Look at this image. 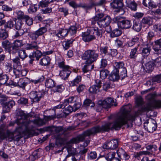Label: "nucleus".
I'll list each match as a JSON object with an SVG mask.
<instances>
[{
	"instance_id": "obj_49",
	"label": "nucleus",
	"mask_w": 161,
	"mask_h": 161,
	"mask_svg": "<svg viewBox=\"0 0 161 161\" xmlns=\"http://www.w3.org/2000/svg\"><path fill=\"white\" fill-rule=\"evenodd\" d=\"M77 28L75 26H71L69 29L67 30L68 33L71 35L75 34L76 32Z\"/></svg>"
},
{
	"instance_id": "obj_40",
	"label": "nucleus",
	"mask_w": 161,
	"mask_h": 161,
	"mask_svg": "<svg viewBox=\"0 0 161 161\" xmlns=\"http://www.w3.org/2000/svg\"><path fill=\"white\" fill-rule=\"evenodd\" d=\"M2 46L5 49L9 50L11 47V44L8 40H6L2 42Z\"/></svg>"
},
{
	"instance_id": "obj_22",
	"label": "nucleus",
	"mask_w": 161,
	"mask_h": 161,
	"mask_svg": "<svg viewBox=\"0 0 161 161\" xmlns=\"http://www.w3.org/2000/svg\"><path fill=\"white\" fill-rule=\"evenodd\" d=\"M120 79V77L117 72V70L114 68L111 74L109 76V79L110 80L114 81L118 80Z\"/></svg>"
},
{
	"instance_id": "obj_7",
	"label": "nucleus",
	"mask_w": 161,
	"mask_h": 161,
	"mask_svg": "<svg viewBox=\"0 0 161 161\" xmlns=\"http://www.w3.org/2000/svg\"><path fill=\"white\" fill-rule=\"evenodd\" d=\"M44 89V87L42 88L41 86L39 87L36 91H32L29 94V97L34 102H39L46 92Z\"/></svg>"
},
{
	"instance_id": "obj_15",
	"label": "nucleus",
	"mask_w": 161,
	"mask_h": 161,
	"mask_svg": "<svg viewBox=\"0 0 161 161\" xmlns=\"http://www.w3.org/2000/svg\"><path fill=\"white\" fill-rule=\"evenodd\" d=\"M118 146V142L117 140L113 139L104 144L103 147L104 149L114 150Z\"/></svg>"
},
{
	"instance_id": "obj_31",
	"label": "nucleus",
	"mask_w": 161,
	"mask_h": 161,
	"mask_svg": "<svg viewBox=\"0 0 161 161\" xmlns=\"http://www.w3.org/2000/svg\"><path fill=\"white\" fill-rule=\"evenodd\" d=\"M56 83L54 80L51 79H47L45 82V86L48 88H52L55 86Z\"/></svg>"
},
{
	"instance_id": "obj_28",
	"label": "nucleus",
	"mask_w": 161,
	"mask_h": 161,
	"mask_svg": "<svg viewBox=\"0 0 161 161\" xmlns=\"http://www.w3.org/2000/svg\"><path fill=\"white\" fill-rule=\"evenodd\" d=\"M138 47H136L130 50L129 55L130 58L135 59L136 58L138 52Z\"/></svg>"
},
{
	"instance_id": "obj_45",
	"label": "nucleus",
	"mask_w": 161,
	"mask_h": 161,
	"mask_svg": "<svg viewBox=\"0 0 161 161\" xmlns=\"http://www.w3.org/2000/svg\"><path fill=\"white\" fill-rule=\"evenodd\" d=\"M37 6L36 4H32L29 7L28 11L29 13L32 14L36 12L37 10Z\"/></svg>"
},
{
	"instance_id": "obj_64",
	"label": "nucleus",
	"mask_w": 161,
	"mask_h": 161,
	"mask_svg": "<svg viewBox=\"0 0 161 161\" xmlns=\"http://www.w3.org/2000/svg\"><path fill=\"white\" fill-rule=\"evenodd\" d=\"M28 99L24 97H21L18 100V103L22 104H25L28 103Z\"/></svg>"
},
{
	"instance_id": "obj_55",
	"label": "nucleus",
	"mask_w": 161,
	"mask_h": 161,
	"mask_svg": "<svg viewBox=\"0 0 161 161\" xmlns=\"http://www.w3.org/2000/svg\"><path fill=\"white\" fill-rule=\"evenodd\" d=\"M24 19L28 25L30 26L33 24V20L28 15H27Z\"/></svg>"
},
{
	"instance_id": "obj_56",
	"label": "nucleus",
	"mask_w": 161,
	"mask_h": 161,
	"mask_svg": "<svg viewBox=\"0 0 161 161\" xmlns=\"http://www.w3.org/2000/svg\"><path fill=\"white\" fill-rule=\"evenodd\" d=\"M19 55L20 58L23 60H24L27 57L25 50H21L19 51Z\"/></svg>"
},
{
	"instance_id": "obj_30",
	"label": "nucleus",
	"mask_w": 161,
	"mask_h": 161,
	"mask_svg": "<svg viewBox=\"0 0 161 161\" xmlns=\"http://www.w3.org/2000/svg\"><path fill=\"white\" fill-rule=\"evenodd\" d=\"M139 41V38L135 36L127 42V45L128 47H131L134 45L136 43L138 42Z\"/></svg>"
},
{
	"instance_id": "obj_51",
	"label": "nucleus",
	"mask_w": 161,
	"mask_h": 161,
	"mask_svg": "<svg viewBox=\"0 0 161 161\" xmlns=\"http://www.w3.org/2000/svg\"><path fill=\"white\" fill-rule=\"evenodd\" d=\"M154 66V64L152 62H149L145 64L146 69L148 71H152Z\"/></svg>"
},
{
	"instance_id": "obj_24",
	"label": "nucleus",
	"mask_w": 161,
	"mask_h": 161,
	"mask_svg": "<svg viewBox=\"0 0 161 161\" xmlns=\"http://www.w3.org/2000/svg\"><path fill=\"white\" fill-rule=\"evenodd\" d=\"M15 104V102L13 100H11L8 102H6L4 104L3 108L6 109V110H4L3 109V111L5 113H7L9 112L10 110V109L12 108Z\"/></svg>"
},
{
	"instance_id": "obj_29",
	"label": "nucleus",
	"mask_w": 161,
	"mask_h": 161,
	"mask_svg": "<svg viewBox=\"0 0 161 161\" xmlns=\"http://www.w3.org/2000/svg\"><path fill=\"white\" fill-rule=\"evenodd\" d=\"M153 19L150 17H147L143 18L141 21L142 24L148 25H149L153 24Z\"/></svg>"
},
{
	"instance_id": "obj_8",
	"label": "nucleus",
	"mask_w": 161,
	"mask_h": 161,
	"mask_svg": "<svg viewBox=\"0 0 161 161\" xmlns=\"http://www.w3.org/2000/svg\"><path fill=\"white\" fill-rule=\"evenodd\" d=\"M114 22L117 23L118 27L122 29H129L131 26V21L123 17L117 16L113 19Z\"/></svg>"
},
{
	"instance_id": "obj_19",
	"label": "nucleus",
	"mask_w": 161,
	"mask_h": 161,
	"mask_svg": "<svg viewBox=\"0 0 161 161\" xmlns=\"http://www.w3.org/2000/svg\"><path fill=\"white\" fill-rule=\"evenodd\" d=\"M111 5L114 8L120 9L123 8L124 5L122 0H113Z\"/></svg>"
},
{
	"instance_id": "obj_21",
	"label": "nucleus",
	"mask_w": 161,
	"mask_h": 161,
	"mask_svg": "<svg viewBox=\"0 0 161 161\" xmlns=\"http://www.w3.org/2000/svg\"><path fill=\"white\" fill-rule=\"evenodd\" d=\"M39 48L37 43L36 42L34 41L31 43H27L25 47V49L27 50H37Z\"/></svg>"
},
{
	"instance_id": "obj_52",
	"label": "nucleus",
	"mask_w": 161,
	"mask_h": 161,
	"mask_svg": "<svg viewBox=\"0 0 161 161\" xmlns=\"http://www.w3.org/2000/svg\"><path fill=\"white\" fill-rule=\"evenodd\" d=\"M100 51L101 54H103L104 55L108 54V52H110L109 51H108V47L107 46L100 47Z\"/></svg>"
},
{
	"instance_id": "obj_16",
	"label": "nucleus",
	"mask_w": 161,
	"mask_h": 161,
	"mask_svg": "<svg viewBox=\"0 0 161 161\" xmlns=\"http://www.w3.org/2000/svg\"><path fill=\"white\" fill-rule=\"evenodd\" d=\"M96 84L91 87L89 91L90 93H97L99 91V88L101 86V82L100 80L97 79L95 80Z\"/></svg>"
},
{
	"instance_id": "obj_14",
	"label": "nucleus",
	"mask_w": 161,
	"mask_h": 161,
	"mask_svg": "<svg viewBox=\"0 0 161 161\" xmlns=\"http://www.w3.org/2000/svg\"><path fill=\"white\" fill-rule=\"evenodd\" d=\"M69 104L73 105L75 111L78 109L81 106L80 100L77 96L71 97L67 99Z\"/></svg>"
},
{
	"instance_id": "obj_37",
	"label": "nucleus",
	"mask_w": 161,
	"mask_h": 161,
	"mask_svg": "<svg viewBox=\"0 0 161 161\" xmlns=\"http://www.w3.org/2000/svg\"><path fill=\"white\" fill-rule=\"evenodd\" d=\"M122 33V32L121 30L118 29H116L112 31L110 33V36L112 37H118L120 36Z\"/></svg>"
},
{
	"instance_id": "obj_13",
	"label": "nucleus",
	"mask_w": 161,
	"mask_h": 161,
	"mask_svg": "<svg viewBox=\"0 0 161 161\" xmlns=\"http://www.w3.org/2000/svg\"><path fill=\"white\" fill-rule=\"evenodd\" d=\"M102 105H99L98 108L101 109L102 108H109L112 105L116 106L117 104L114 102V100L111 97H108L101 102Z\"/></svg>"
},
{
	"instance_id": "obj_47",
	"label": "nucleus",
	"mask_w": 161,
	"mask_h": 161,
	"mask_svg": "<svg viewBox=\"0 0 161 161\" xmlns=\"http://www.w3.org/2000/svg\"><path fill=\"white\" fill-rule=\"evenodd\" d=\"M15 27L16 29H19L21 28V26L23 24L21 20H16L15 21Z\"/></svg>"
},
{
	"instance_id": "obj_25",
	"label": "nucleus",
	"mask_w": 161,
	"mask_h": 161,
	"mask_svg": "<svg viewBox=\"0 0 161 161\" xmlns=\"http://www.w3.org/2000/svg\"><path fill=\"white\" fill-rule=\"evenodd\" d=\"M28 80L26 78H20L18 82L17 85L23 89H25V87L28 84Z\"/></svg>"
},
{
	"instance_id": "obj_57",
	"label": "nucleus",
	"mask_w": 161,
	"mask_h": 161,
	"mask_svg": "<svg viewBox=\"0 0 161 161\" xmlns=\"http://www.w3.org/2000/svg\"><path fill=\"white\" fill-rule=\"evenodd\" d=\"M17 18L19 19H24L27 15L25 14L24 13L21 11H19L17 13Z\"/></svg>"
},
{
	"instance_id": "obj_63",
	"label": "nucleus",
	"mask_w": 161,
	"mask_h": 161,
	"mask_svg": "<svg viewBox=\"0 0 161 161\" xmlns=\"http://www.w3.org/2000/svg\"><path fill=\"white\" fill-rule=\"evenodd\" d=\"M23 6L29 7L32 4V1L30 0H24L22 2Z\"/></svg>"
},
{
	"instance_id": "obj_6",
	"label": "nucleus",
	"mask_w": 161,
	"mask_h": 161,
	"mask_svg": "<svg viewBox=\"0 0 161 161\" xmlns=\"http://www.w3.org/2000/svg\"><path fill=\"white\" fill-rule=\"evenodd\" d=\"M99 56L98 52L95 50L86 51L82 56V58L86 60V64H91L96 61Z\"/></svg>"
},
{
	"instance_id": "obj_9",
	"label": "nucleus",
	"mask_w": 161,
	"mask_h": 161,
	"mask_svg": "<svg viewBox=\"0 0 161 161\" xmlns=\"http://www.w3.org/2000/svg\"><path fill=\"white\" fill-rule=\"evenodd\" d=\"M114 66L117 70V72L120 77V79L122 80L127 76V70L124 66V64L122 62H115L114 64Z\"/></svg>"
},
{
	"instance_id": "obj_38",
	"label": "nucleus",
	"mask_w": 161,
	"mask_h": 161,
	"mask_svg": "<svg viewBox=\"0 0 161 161\" xmlns=\"http://www.w3.org/2000/svg\"><path fill=\"white\" fill-rule=\"evenodd\" d=\"M146 148L147 151L152 153L155 152L158 149L156 145L154 144L148 145L146 146Z\"/></svg>"
},
{
	"instance_id": "obj_36",
	"label": "nucleus",
	"mask_w": 161,
	"mask_h": 161,
	"mask_svg": "<svg viewBox=\"0 0 161 161\" xmlns=\"http://www.w3.org/2000/svg\"><path fill=\"white\" fill-rule=\"evenodd\" d=\"M68 33L67 30L63 29L61 31H59L56 35L60 38H63L66 36Z\"/></svg>"
},
{
	"instance_id": "obj_43",
	"label": "nucleus",
	"mask_w": 161,
	"mask_h": 161,
	"mask_svg": "<svg viewBox=\"0 0 161 161\" xmlns=\"http://www.w3.org/2000/svg\"><path fill=\"white\" fill-rule=\"evenodd\" d=\"M53 88L52 90L54 92H61L64 89V86L62 85L55 86Z\"/></svg>"
},
{
	"instance_id": "obj_50",
	"label": "nucleus",
	"mask_w": 161,
	"mask_h": 161,
	"mask_svg": "<svg viewBox=\"0 0 161 161\" xmlns=\"http://www.w3.org/2000/svg\"><path fill=\"white\" fill-rule=\"evenodd\" d=\"M8 37V34L7 32L4 30H0V38L3 39H6Z\"/></svg>"
},
{
	"instance_id": "obj_61",
	"label": "nucleus",
	"mask_w": 161,
	"mask_h": 161,
	"mask_svg": "<svg viewBox=\"0 0 161 161\" xmlns=\"http://www.w3.org/2000/svg\"><path fill=\"white\" fill-rule=\"evenodd\" d=\"M75 108H74L73 105H69V106L65 107V108L64 109V110L67 112H68L67 114H69V113H71L73 110V109Z\"/></svg>"
},
{
	"instance_id": "obj_48",
	"label": "nucleus",
	"mask_w": 161,
	"mask_h": 161,
	"mask_svg": "<svg viewBox=\"0 0 161 161\" xmlns=\"http://www.w3.org/2000/svg\"><path fill=\"white\" fill-rule=\"evenodd\" d=\"M115 153L112 152L108 153L106 156V159L108 161H112L114 158Z\"/></svg>"
},
{
	"instance_id": "obj_1",
	"label": "nucleus",
	"mask_w": 161,
	"mask_h": 161,
	"mask_svg": "<svg viewBox=\"0 0 161 161\" xmlns=\"http://www.w3.org/2000/svg\"><path fill=\"white\" fill-rule=\"evenodd\" d=\"M157 96L156 93L149 94L146 97V99L148 102L143 107L141 110L137 111L130 113V110L127 106L122 108L121 114L117 116L113 122V127L115 130H119L121 127L126 124H128L129 121L131 123L135 120L137 117L142 112L149 111L154 108H161V100H154Z\"/></svg>"
},
{
	"instance_id": "obj_27",
	"label": "nucleus",
	"mask_w": 161,
	"mask_h": 161,
	"mask_svg": "<svg viewBox=\"0 0 161 161\" xmlns=\"http://www.w3.org/2000/svg\"><path fill=\"white\" fill-rule=\"evenodd\" d=\"M62 69L60 72L59 75L64 79L67 78L69 76L71 72L69 70V69Z\"/></svg>"
},
{
	"instance_id": "obj_53",
	"label": "nucleus",
	"mask_w": 161,
	"mask_h": 161,
	"mask_svg": "<svg viewBox=\"0 0 161 161\" xmlns=\"http://www.w3.org/2000/svg\"><path fill=\"white\" fill-rule=\"evenodd\" d=\"M151 154L150 152L148 151H140L136 153V157H139L143 155H148Z\"/></svg>"
},
{
	"instance_id": "obj_39",
	"label": "nucleus",
	"mask_w": 161,
	"mask_h": 161,
	"mask_svg": "<svg viewBox=\"0 0 161 161\" xmlns=\"http://www.w3.org/2000/svg\"><path fill=\"white\" fill-rule=\"evenodd\" d=\"M8 77L6 75L0 74V86L5 84L8 80Z\"/></svg>"
},
{
	"instance_id": "obj_42",
	"label": "nucleus",
	"mask_w": 161,
	"mask_h": 161,
	"mask_svg": "<svg viewBox=\"0 0 161 161\" xmlns=\"http://www.w3.org/2000/svg\"><path fill=\"white\" fill-rule=\"evenodd\" d=\"M73 41V40H67L63 42V46L65 50H67L70 47V45L72 44Z\"/></svg>"
},
{
	"instance_id": "obj_60",
	"label": "nucleus",
	"mask_w": 161,
	"mask_h": 161,
	"mask_svg": "<svg viewBox=\"0 0 161 161\" xmlns=\"http://www.w3.org/2000/svg\"><path fill=\"white\" fill-rule=\"evenodd\" d=\"M14 21L10 20L5 24L4 27L6 28H11L14 26Z\"/></svg>"
},
{
	"instance_id": "obj_41",
	"label": "nucleus",
	"mask_w": 161,
	"mask_h": 161,
	"mask_svg": "<svg viewBox=\"0 0 161 161\" xmlns=\"http://www.w3.org/2000/svg\"><path fill=\"white\" fill-rule=\"evenodd\" d=\"M31 54L33 55L35 58H36V60H38L41 57L42 53L41 51L37 49L35 51H33Z\"/></svg>"
},
{
	"instance_id": "obj_10",
	"label": "nucleus",
	"mask_w": 161,
	"mask_h": 161,
	"mask_svg": "<svg viewBox=\"0 0 161 161\" xmlns=\"http://www.w3.org/2000/svg\"><path fill=\"white\" fill-rule=\"evenodd\" d=\"M104 16V14L103 13L97 14L95 17L92 19V24L94 25L97 23L100 27H105L106 25L103 19Z\"/></svg>"
},
{
	"instance_id": "obj_33",
	"label": "nucleus",
	"mask_w": 161,
	"mask_h": 161,
	"mask_svg": "<svg viewBox=\"0 0 161 161\" xmlns=\"http://www.w3.org/2000/svg\"><path fill=\"white\" fill-rule=\"evenodd\" d=\"M154 55L155 54L153 55L152 57L153 63L154 66L157 67H159L161 65V57H159L156 58H155L153 57Z\"/></svg>"
},
{
	"instance_id": "obj_46",
	"label": "nucleus",
	"mask_w": 161,
	"mask_h": 161,
	"mask_svg": "<svg viewBox=\"0 0 161 161\" xmlns=\"http://www.w3.org/2000/svg\"><path fill=\"white\" fill-rule=\"evenodd\" d=\"M109 73L108 71L106 69H102L100 70V76L102 79H105Z\"/></svg>"
},
{
	"instance_id": "obj_35",
	"label": "nucleus",
	"mask_w": 161,
	"mask_h": 161,
	"mask_svg": "<svg viewBox=\"0 0 161 161\" xmlns=\"http://www.w3.org/2000/svg\"><path fill=\"white\" fill-rule=\"evenodd\" d=\"M81 80V77L80 76H78L74 80L70 81L69 83L70 86H75L80 82Z\"/></svg>"
},
{
	"instance_id": "obj_20",
	"label": "nucleus",
	"mask_w": 161,
	"mask_h": 161,
	"mask_svg": "<svg viewBox=\"0 0 161 161\" xmlns=\"http://www.w3.org/2000/svg\"><path fill=\"white\" fill-rule=\"evenodd\" d=\"M125 3L126 6L131 10L134 11L136 10L137 4L134 0H126Z\"/></svg>"
},
{
	"instance_id": "obj_12",
	"label": "nucleus",
	"mask_w": 161,
	"mask_h": 161,
	"mask_svg": "<svg viewBox=\"0 0 161 161\" xmlns=\"http://www.w3.org/2000/svg\"><path fill=\"white\" fill-rule=\"evenodd\" d=\"M157 125L156 121L153 119H150L145 123V129L149 132H153L157 128Z\"/></svg>"
},
{
	"instance_id": "obj_58",
	"label": "nucleus",
	"mask_w": 161,
	"mask_h": 161,
	"mask_svg": "<svg viewBox=\"0 0 161 161\" xmlns=\"http://www.w3.org/2000/svg\"><path fill=\"white\" fill-rule=\"evenodd\" d=\"M136 102L138 106L141 105L143 103V99L141 97H137L136 99Z\"/></svg>"
},
{
	"instance_id": "obj_23",
	"label": "nucleus",
	"mask_w": 161,
	"mask_h": 161,
	"mask_svg": "<svg viewBox=\"0 0 161 161\" xmlns=\"http://www.w3.org/2000/svg\"><path fill=\"white\" fill-rule=\"evenodd\" d=\"M132 28L136 32L140 31L142 29V24L137 20L134 19Z\"/></svg>"
},
{
	"instance_id": "obj_18",
	"label": "nucleus",
	"mask_w": 161,
	"mask_h": 161,
	"mask_svg": "<svg viewBox=\"0 0 161 161\" xmlns=\"http://www.w3.org/2000/svg\"><path fill=\"white\" fill-rule=\"evenodd\" d=\"M118 157L121 159H128L130 156L122 148H119L117 151Z\"/></svg>"
},
{
	"instance_id": "obj_11",
	"label": "nucleus",
	"mask_w": 161,
	"mask_h": 161,
	"mask_svg": "<svg viewBox=\"0 0 161 161\" xmlns=\"http://www.w3.org/2000/svg\"><path fill=\"white\" fill-rule=\"evenodd\" d=\"M46 26L42 27L35 32H31L28 34V36L32 40H36L39 36H42L47 32Z\"/></svg>"
},
{
	"instance_id": "obj_44",
	"label": "nucleus",
	"mask_w": 161,
	"mask_h": 161,
	"mask_svg": "<svg viewBox=\"0 0 161 161\" xmlns=\"http://www.w3.org/2000/svg\"><path fill=\"white\" fill-rule=\"evenodd\" d=\"M97 157V153L96 152H91L87 153V158L89 160L95 159Z\"/></svg>"
},
{
	"instance_id": "obj_34",
	"label": "nucleus",
	"mask_w": 161,
	"mask_h": 161,
	"mask_svg": "<svg viewBox=\"0 0 161 161\" xmlns=\"http://www.w3.org/2000/svg\"><path fill=\"white\" fill-rule=\"evenodd\" d=\"M59 1V0H42V1L40 2L39 5L42 7H46L48 4L54 1Z\"/></svg>"
},
{
	"instance_id": "obj_32",
	"label": "nucleus",
	"mask_w": 161,
	"mask_h": 161,
	"mask_svg": "<svg viewBox=\"0 0 161 161\" xmlns=\"http://www.w3.org/2000/svg\"><path fill=\"white\" fill-rule=\"evenodd\" d=\"M50 59L48 57H45L41 59L40 64L42 66H46L50 63Z\"/></svg>"
},
{
	"instance_id": "obj_5",
	"label": "nucleus",
	"mask_w": 161,
	"mask_h": 161,
	"mask_svg": "<svg viewBox=\"0 0 161 161\" xmlns=\"http://www.w3.org/2000/svg\"><path fill=\"white\" fill-rule=\"evenodd\" d=\"M94 35H97L98 38H101L102 36V30L98 29L97 27H90L86 32L82 33V39L85 42H90L95 39Z\"/></svg>"
},
{
	"instance_id": "obj_59",
	"label": "nucleus",
	"mask_w": 161,
	"mask_h": 161,
	"mask_svg": "<svg viewBox=\"0 0 161 161\" xmlns=\"http://www.w3.org/2000/svg\"><path fill=\"white\" fill-rule=\"evenodd\" d=\"M93 5L94 4L93 3L90 5H87L86 4H80L79 5L78 7H81L86 9H89L91 8Z\"/></svg>"
},
{
	"instance_id": "obj_26",
	"label": "nucleus",
	"mask_w": 161,
	"mask_h": 161,
	"mask_svg": "<svg viewBox=\"0 0 161 161\" xmlns=\"http://www.w3.org/2000/svg\"><path fill=\"white\" fill-rule=\"evenodd\" d=\"M151 50V48L150 46H147L143 47L141 52L142 56L144 58H147L149 55Z\"/></svg>"
},
{
	"instance_id": "obj_62",
	"label": "nucleus",
	"mask_w": 161,
	"mask_h": 161,
	"mask_svg": "<svg viewBox=\"0 0 161 161\" xmlns=\"http://www.w3.org/2000/svg\"><path fill=\"white\" fill-rule=\"evenodd\" d=\"M17 30H18V31L16 32L14 35V37H17L18 36H21L24 33V31L23 29L20 28L19 29H17Z\"/></svg>"
},
{
	"instance_id": "obj_4",
	"label": "nucleus",
	"mask_w": 161,
	"mask_h": 161,
	"mask_svg": "<svg viewBox=\"0 0 161 161\" xmlns=\"http://www.w3.org/2000/svg\"><path fill=\"white\" fill-rule=\"evenodd\" d=\"M5 127V125H2L0 127V139H7L9 141L11 142L13 140L18 141L21 138L20 134L21 132L26 134H30L31 133H27L20 128L18 127L16 128L14 132H11L7 130L5 133L3 131V129Z\"/></svg>"
},
{
	"instance_id": "obj_2",
	"label": "nucleus",
	"mask_w": 161,
	"mask_h": 161,
	"mask_svg": "<svg viewBox=\"0 0 161 161\" xmlns=\"http://www.w3.org/2000/svg\"><path fill=\"white\" fill-rule=\"evenodd\" d=\"M113 122H108L101 126L99 125L95 126L85 131L82 134L77 137L73 138L70 140L69 143L77 144L84 140L86 136H94L99 133L108 131L110 129H114L113 127Z\"/></svg>"
},
{
	"instance_id": "obj_3",
	"label": "nucleus",
	"mask_w": 161,
	"mask_h": 161,
	"mask_svg": "<svg viewBox=\"0 0 161 161\" xmlns=\"http://www.w3.org/2000/svg\"><path fill=\"white\" fill-rule=\"evenodd\" d=\"M17 124L18 127L21 128L23 131L28 133H31L33 130V123L30 120H24L25 119L26 114L22 110L17 111Z\"/></svg>"
},
{
	"instance_id": "obj_17",
	"label": "nucleus",
	"mask_w": 161,
	"mask_h": 161,
	"mask_svg": "<svg viewBox=\"0 0 161 161\" xmlns=\"http://www.w3.org/2000/svg\"><path fill=\"white\" fill-rule=\"evenodd\" d=\"M154 42L153 48L155 51L154 53L159 54L161 53V38L155 40Z\"/></svg>"
},
{
	"instance_id": "obj_54",
	"label": "nucleus",
	"mask_w": 161,
	"mask_h": 161,
	"mask_svg": "<svg viewBox=\"0 0 161 161\" xmlns=\"http://www.w3.org/2000/svg\"><path fill=\"white\" fill-rule=\"evenodd\" d=\"M151 80L153 82H156L159 83L161 82V74L153 77Z\"/></svg>"
}]
</instances>
